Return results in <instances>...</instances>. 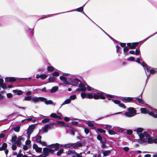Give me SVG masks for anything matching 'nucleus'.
I'll return each mask as SVG.
<instances>
[{"label": "nucleus", "mask_w": 157, "mask_h": 157, "mask_svg": "<svg viewBox=\"0 0 157 157\" xmlns=\"http://www.w3.org/2000/svg\"><path fill=\"white\" fill-rule=\"evenodd\" d=\"M128 112H125V115L128 117H132L136 114V111L133 107H129L127 109Z\"/></svg>", "instance_id": "4"}, {"label": "nucleus", "mask_w": 157, "mask_h": 157, "mask_svg": "<svg viewBox=\"0 0 157 157\" xmlns=\"http://www.w3.org/2000/svg\"><path fill=\"white\" fill-rule=\"evenodd\" d=\"M143 128H138L136 130L137 133L140 139L143 138V135L142 132L143 131Z\"/></svg>", "instance_id": "11"}, {"label": "nucleus", "mask_w": 157, "mask_h": 157, "mask_svg": "<svg viewBox=\"0 0 157 157\" xmlns=\"http://www.w3.org/2000/svg\"><path fill=\"white\" fill-rule=\"evenodd\" d=\"M84 132H85V133H86V134H87L89 133V132L90 131L87 128H85L84 129Z\"/></svg>", "instance_id": "49"}, {"label": "nucleus", "mask_w": 157, "mask_h": 157, "mask_svg": "<svg viewBox=\"0 0 157 157\" xmlns=\"http://www.w3.org/2000/svg\"><path fill=\"white\" fill-rule=\"evenodd\" d=\"M16 144H15L14 143V144H13L12 146V148L13 150H15L16 148Z\"/></svg>", "instance_id": "58"}, {"label": "nucleus", "mask_w": 157, "mask_h": 157, "mask_svg": "<svg viewBox=\"0 0 157 157\" xmlns=\"http://www.w3.org/2000/svg\"><path fill=\"white\" fill-rule=\"evenodd\" d=\"M20 128L19 126H17L13 128L14 131L16 132H18L20 130Z\"/></svg>", "instance_id": "45"}, {"label": "nucleus", "mask_w": 157, "mask_h": 157, "mask_svg": "<svg viewBox=\"0 0 157 157\" xmlns=\"http://www.w3.org/2000/svg\"><path fill=\"white\" fill-rule=\"evenodd\" d=\"M80 81L76 78H75L73 79L71 82V84L73 86H76L78 84Z\"/></svg>", "instance_id": "19"}, {"label": "nucleus", "mask_w": 157, "mask_h": 157, "mask_svg": "<svg viewBox=\"0 0 157 157\" xmlns=\"http://www.w3.org/2000/svg\"><path fill=\"white\" fill-rule=\"evenodd\" d=\"M41 136H40L37 135L34 137H33L32 140L34 141H36L37 143H39L43 146H47L46 144L44 142H42L41 141Z\"/></svg>", "instance_id": "7"}, {"label": "nucleus", "mask_w": 157, "mask_h": 157, "mask_svg": "<svg viewBox=\"0 0 157 157\" xmlns=\"http://www.w3.org/2000/svg\"><path fill=\"white\" fill-rule=\"evenodd\" d=\"M48 70L49 71H52L54 70V67H52L48 66Z\"/></svg>", "instance_id": "47"}, {"label": "nucleus", "mask_w": 157, "mask_h": 157, "mask_svg": "<svg viewBox=\"0 0 157 157\" xmlns=\"http://www.w3.org/2000/svg\"><path fill=\"white\" fill-rule=\"evenodd\" d=\"M63 149H60L57 153V155L58 156H59L61 154L63 153Z\"/></svg>", "instance_id": "42"}, {"label": "nucleus", "mask_w": 157, "mask_h": 157, "mask_svg": "<svg viewBox=\"0 0 157 157\" xmlns=\"http://www.w3.org/2000/svg\"><path fill=\"white\" fill-rule=\"evenodd\" d=\"M60 79L63 82V83H62V84H68L67 80V78H66L64 77L63 76H60ZM60 84L61 85V84L60 83Z\"/></svg>", "instance_id": "23"}, {"label": "nucleus", "mask_w": 157, "mask_h": 157, "mask_svg": "<svg viewBox=\"0 0 157 157\" xmlns=\"http://www.w3.org/2000/svg\"><path fill=\"white\" fill-rule=\"evenodd\" d=\"M123 149L125 151H128L129 150V148L127 147H125L123 148Z\"/></svg>", "instance_id": "62"}, {"label": "nucleus", "mask_w": 157, "mask_h": 157, "mask_svg": "<svg viewBox=\"0 0 157 157\" xmlns=\"http://www.w3.org/2000/svg\"><path fill=\"white\" fill-rule=\"evenodd\" d=\"M55 78L54 77H52L49 78L48 79L49 81V82H54L55 80Z\"/></svg>", "instance_id": "36"}, {"label": "nucleus", "mask_w": 157, "mask_h": 157, "mask_svg": "<svg viewBox=\"0 0 157 157\" xmlns=\"http://www.w3.org/2000/svg\"><path fill=\"white\" fill-rule=\"evenodd\" d=\"M82 145V144L81 143L77 142L76 143H74L73 147L74 148H76L79 147H81Z\"/></svg>", "instance_id": "26"}, {"label": "nucleus", "mask_w": 157, "mask_h": 157, "mask_svg": "<svg viewBox=\"0 0 157 157\" xmlns=\"http://www.w3.org/2000/svg\"><path fill=\"white\" fill-rule=\"evenodd\" d=\"M140 53V51L138 49H136V52L135 53V54L136 55H138Z\"/></svg>", "instance_id": "55"}, {"label": "nucleus", "mask_w": 157, "mask_h": 157, "mask_svg": "<svg viewBox=\"0 0 157 157\" xmlns=\"http://www.w3.org/2000/svg\"><path fill=\"white\" fill-rule=\"evenodd\" d=\"M47 155L45 154L41 155L39 156H37V157H46Z\"/></svg>", "instance_id": "63"}, {"label": "nucleus", "mask_w": 157, "mask_h": 157, "mask_svg": "<svg viewBox=\"0 0 157 157\" xmlns=\"http://www.w3.org/2000/svg\"><path fill=\"white\" fill-rule=\"evenodd\" d=\"M50 117H51L54 118H57L58 119H60L61 118V117L59 116H57L56 114L55 113H52L50 115Z\"/></svg>", "instance_id": "27"}, {"label": "nucleus", "mask_w": 157, "mask_h": 157, "mask_svg": "<svg viewBox=\"0 0 157 157\" xmlns=\"http://www.w3.org/2000/svg\"><path fill=\"white\" fill-rule=\"evenodd\" d=\"M16 80V78L14 77H7L5 78V81L6 82H13Z\"/></svg>", "instance_id": "21"}, {"label": "nucleus", "mask_w": 157, "mask_h": 157, "mask_svg": "<svg viewBox=\"0 0 157 157\" xmlns=\"http://www.w3.org/2000/svg\"><path fill=\"white\" fill-rule=\"evenodd\" d=\"M109 133L111 135H115L116 133L113 130H109L108 131Z\"/></svg>", "instance_id": "37"}, {"label": "nucleus", "mask_w": 157, "mask_h": 157, "mask_svg": "<svg viewBox=\"0 0 157 157\" xmlns=\"http://www.w3.org/2000/svg\"><path fill=\"white\" fill-rule=\"evenodd\" d=\"M79 88L77 89L76 90V91H81L85 92L86 90V88L88 91L92 90L93 89V88L88 85L87 86V87L86 88L85 85L81 83H80L79 84Z\"/></svg>", "instance_id": "5"}, {"label": "nucleus", "mask_w": 157, "mask_h": 157, "mask_svg": "<svg viewBox=\"0 0 157 157\" xmlns=\"http://www.w3.org/2000/svg\"><path fill=\"white\" fill-rule=\"evenodd\" d=\"M52 75L53 76H58L59 75V73L58 72H53Z\"/></svg>", "instance_id": "50"}, {"label": "nucleus", "mask_w": 157, "mask_h": 157, "mask_svg": "<svg viewBox=\"0 0 157 157\" xmlns=\"http://www.w3.org/2000/svg\"><path fill=\"white\" fill-rule=\"evenodd\" d=\"M6 95H7V98H11L13 96L12 94L11 93H10L7 94H6Z\"/></svg>", "instance_id": "53"}, {"label": "nucleus", "mask_w": 157, "mask_h": 157, "mask_svg": "<svg viewBox=\"0 0 157 157\" xmlns=\"http://www.w3.org/2000/svg\"><path fill=\"white\" fill-rule=\"evenodd\" d=\"M129 50V48L127 47H125L124 48V52H125L126 51H127Z\"/></svg>", "instance_id": "57"}, {"label": "nucleus", "mask_w": 157, "mask_h": 157, "mask_svg": "<svg viewBox=\"0 0 157 157\" xmlns=\"http://www.w3.org/2000/svg\"><path fill=\"white\" fill-rule=\"evenodd\" d=\"M111 152L110 150H106L102 152L103 156H107L110 154Z\"/></svg>", "instance_id": "28"}, {"label": "nucleus", "mask_w": 157, "mask_h": 157, "mask_svg": "<svg viewBox=\"0 0 157 157\" xmlns=\"http://www.w3.org/2000/svg\"><path fill=\"white\" fill-rule=\"evenodd\" d=\"M81 96L82 98H86L87 94L85 93H82L81 94Z\"/></svg>", "instance_id": "41"}, {"label": "nucleus", "mask_w": 157, "mask_h": 157, "mask_svg": "<svg viewBox=\"0 0 157 157\" xmlns=\"http://www.w3.org/2000/svg\"><path fill=\"white\" fill-rule=\"evenodd\" d=\"M106 141L105 138H103V141H101V143L102 144L101 147L102 148H105L106 147V146L105 144Z\"/></svg>", "instance_id": "29"}, {"label": "nucleus", "mask_w": 157, "mask_h": 157, "mask_svg": "<svg viewBox=\"0 0 157 157\" xmlns=\"http://www.w3.org/2000/svg\"><path fill=\"white\" fill-rule=\"evenodd\" d=\"M56 124H59V126H63L64 127H70L69 126L67 125V124L64 122L62 121H58L55 123Z\"/></svg>", "instance_id": "20"}, {"label": "nucleus", "mask_w": 157, "mask_h": 157, "mask_svg": "<svg viewBox=\"0 0 157 157\" xmlns=\"http://www.w3.org/2000/svg\"><path fill=\"white\" fill-rule=\"evenodd\" d=\"M43 97H35L32 98V101L34 103H37L39 101H42Z\"/></svg>", "instance_id": "14"}, {"label": "nucleus", "mask_w": 157, "mask_h": 157, "mask_svg": "<svg viewBox=\"0 0 157 157\" xmlns=\"http://www.w3.org/2000/svg\"><path fill=\"white\" fill-rule=\"evenodd\" d=\"M97 130L100 133H105L106 132V131L100 128H97Z\"/></svg>", "instance_id": "35"}, {"label": "nucleus", "mask_w": 157, "mask_h": 157, "mask_svg": "<svg viewBox=\"0 0 157 157\" xmlns=\"http://www.w3.org/2000/svg\"><path fill=\"white\" fill-rule=\"evenodd\" d=\"M85 6V5H83L82 6L80 7L79 8L76 9L75 10H83V7Z\"/></svg>", "instance_id": "56"}, {"label": "nucleus", "mask_w": 157, "mask_h": 157, "mask_svg": "<svg viewBox=\"0 0 157 157\" xmlns=\"http://www.w3.org/2000/svg\"><path fill=\"white\" fill-rule=\"evenodd\" d=\"M122 100L124 102L136 101H137L139 103L142 104L144 103V101L140 98L132 97H124L122 98Z\"/></svg>", "instance_id": "3"}, {"label": "nucleus", "mask_w": 157, "mask_h": 157, "mask_svg": "<svg viewBox=\"0 0 157 157\" xmlns=\"http://www.w3.org/2000/svg\"><path fill=\"white\" fill-rule=\"evenodd\" d=\"M22 140V138L21 137L19 138L17 141L14 142L15 144H16L17 145H20L21 144V141Z\"/></svg>", "instance_id": "32"}, {"label": "nucleus", "mask_w": 157, "mask_h": 157, "mask_svg": "<svg viewBox=\"0 0 157 157\" xmlns=\"http://www.w3.org/2000/svg\"><path fill=\"white\" fill-rule=\"evenodd\" d=\"M105 127L104 128L105 129H109L112 128V126L109 125H105Z\"/></svg>", "instance_id": "39"}, {"label": "nucleus", "mask_w": 157, "mask_h": 157, "mask_svg": "<svg viewBox=\"0 0 157 157\" xmlns=\"http://www.w3.org/2000/svg\"><path fill=\"white\" fill-rule=\"evenodd\" d=\"M58 89V87L57 86H55L49 90L48 92L51 93H53L56 92Z\"/></svg>", "instance_id": "25"}, {"label": "nucleus", "mask_w": 157, "mask_h": 157, "mask_svg": "<svg viewBox=\"0 0 157 157\" xmlns=\"http://www.w3.org/2000/svg\"><path fill=\"white\" fill-rule=\"evenodd\" d=\"M113 101L115 104H119V105L120 107L125 108L126 106L123 103H121V101L118 100L112 99Z\"/></svg>", "instance_id": "12"}, {"label": "nucleus", "mask_w": 157, "mask_h": 157, "mask_svg": "<svg viewBox=\"0 0 157 157\" xmlns=\"http://www.w3.org/2000/svg\"><path fill=\"white\" fill-rule=\"evenodd\" d=\"M32 98L31 96H28L25 97L24 100L25 101H29L30 100H32Z\"/></svg>", "instance_id": "34"}, {"label": "nucleus", "mask_w": 157, "mask_h": 157, "mask_svg": "<svg viewBox=\"0 0 157 157\" xmlns=\"http://www.w3.org/2000/svg\"><path fill=\"white\" fill-rule=\"evenodd\" d=\"M47 76L46 75L42 74L41 75V78L42 79H44L47 78Z\"/></svg>", "instance_id": "44"}, {"label": "nucleus", "mask_w": 157, "mask_h": 157, "mask_svg": "<svg viewBox=\"0 0 157 157\" xmlns=\"http://www.w3.org/2000/svg\"><path fill=\"white\" fill-rule=\"evenodd\" d=\"M86 98L91 99L93 98V94H87Z\"/></svg>", "instance_id": "38"}, {"label": "nucleus", "mask_w": 157, "mask_h": 157, "mask_svg": "<svg viewBox=\"0 0 157 157\" xmlns=\"http://www.w3.org/2000/svg\"><path fill=\"white\" fill-rule=\"evenodd\" d=\"M74 145V143H69L68 144H65L64 145V146L65 147H73Z\"/></svg>", "instance_id": "33"}, {"label": "nucleus", "mask_w": 157, "mask_h": 157, "mask_svg": "<svg viewBox=\"0 0 157 157\" xmlns=\"http://www.w3.org/2000/svg\"><path fill=\"white\" fill-rule=\"evenodd\" d=\"M34 128V126H30L29 128L27 131V135L29 138L30 137V135L33 132Z\"/></svg>", "instance_id": "13"}, {"label": "nucleus", "mask_w": 157, "mask_h": 157, "mask_svg": "<svg viewBox=\"0 0 157 157\" xmlns=\"http://www.w3.org/2000/svg\"><path fill=\"white\" fill-rule=\"evenodd\" d=\"M3 84V80L2 78H0V87Z\"/></svg>", "instance_id": "61"}, {"label": "nucleus", "mask_w": 157, "mask_h": 157, "mask_svg": "<svg viewBox=\"0 0 157 157\" xmlns=\"http://www.w3.org/2000/svg\"><path fill=\"white\" fill-rule=\"evenodd\" d=\"M76 98V95L75 94L72 95L70 96L69 98L65 100L62 104V105H64L66 104H68L71 103V100H73L75 99Z\"/></svg>", "instance_id": "8"}, {"label": "nucleus", "mask_w": 157, "mask_h": 157, "mask_svg": "<svg viewBox=\"0 0 157 157\" xmlns=\"http://www.w3.org/2000/svg\"><path fill=\"white\" fill-rule=\"evenodd\" d=\"M1 86L2 87L3 89H6L7 86L6 85L4 84H3Z\"/></svg>", "instance_id": "59"}, {"label": "nucleus", "mask_w": 157, "mask_h": 157, "mask_svg": "<svg viewBox=\"0 0 157 157\" xmlns=\"http://www.w3.org/2000/svg\"><path fill=\"white\" fill-rule=\"evenodd\" d=\"M87 124L89 127H91V128L95 129L96 128L94 124L90 121H89Z\"/></svg>", "instance_id": "31"}, {"label": "nucleus", "mask_w": 157, "mask_h": 157, "mask_svg": "<svg viewBox=\"0 0 157 157\" xmlns=\"http://www.w3.org/2000/svg\"><path fill=\"white\" fill-rule=\"evenodd\" d=\"M32 94V92L30 91H28L26 92V94L27 95H30Z\"/></svg>", "instance_id": "64"}, {"label": "nucleus", "mask_w": 157, "mask_h": 157, "mask_svg": "<svg viewBox=\"0 0 157 157\" xmlns=\"http://www.w3.org/2000/svg\"><path fill=\"white\" fill-rule=\"evenodd\" d=\"M132 131L130 130H127V133L128 135H131L132 134Z\"/></svg>", "instance_id": "52"}, {"label": "nucleus", "mask_w": 157, "mask_h": 157, "mask_svg": "<svg viewBox=\"0 0 157 157\" xmlns=\"http://www.w3.org/2000/svg\"><path fill=\"white\" fill-rule=\"evenodd\" d=\"M138 44V42L131 43H128L127 44V46L129 47L131 49H134L136 47Z\"/></svg>", "instance_id": "15"}, {"label": "nucleus", "mask_w": 157, "mask_h": 157, "mask_svg": "<svg viewBox=\"0 0 157 157\" xmlns=\"http://www.w3.org/2000/svg\"><path fill=\"white\" fill-rule=\"evenodd\" d=\"M43 153L47 156L48 155L49 153L54 152V150L50 148V147H45L43 149Z\"/></svg>", "instance_id": "9"}, {"label": "nucleus", "mask_w": 157, "mask_h": 157, "mask_svg": "<svg viewBox=\"0 0 157 157\" xmlns=\"http://www.w3.org/2000/svg\"><path fill=\"white\" fill-rule=\"evenodd\" d=\"M143 135V138L144 137H145L147 138L140 139L139 140V142L140 143L144 144L147 143L148 144H151L154 143L156 144L157 143V138H150V135L147 132H144Z\"/></svg>", "instance_id": "1"}, {"label": "nucleus", "mask_w": 157, "mask_h": 157, "mask_svg": "<svg viewBox=\"0 0 157 157\" xmlns=\"http://www.w3.org/2000/svg\"><path fill=\"white\" fill-rule=\"evenodd\" d=\"M33 148L37 152H40L42 150V148L39 147L37 144H33Z\"/></svg>", "instance_id": "16"}, {"label": "nucleus", "mask_w": 157, "mask_h": 157, "mask_svg": "<svg viewBox=\"0 0 157 157\" xmlns=\"http://www.w3.org/2000/svg\"><path fill=\"white\" fill-rule=\"evenodd\" d=\"M49 121V119L48 118H46L42 120V122L43 123H45L48 122Z\"/></svg>", "instance_id": "46"}, {"label": "nucleus", "mask_w": 157, "mask_h": 157, "mask_svg": "<svg viewBox=\"0 0 157 157\" xmlns=\"http://www.w3.org/2000/svg\"><path fill=\"white\" fill-rule=\"evenodd\" d=\"M82 153H80V154L77 153L76 152L75 154L76 155V157H82L81 155Z\"/></svg>", "instance_id": "48"}, {"label": "nucleus", "mask_w": 157, "mask_h": 157, "mask_svg": "<svg viewBox=\"0 0 157 157\" xmlns=\"http://www.w3.org/2000/svg\"><path fill=\"white\" fill-rule=\"evenodd\" d=\"M13 92L15 94H17L18 95H21L23 93V92L20 90H13Z\"/></svg>", "instance_id": "24"}, {"label": "nucleus", "mask_w": 157, "mask_h": 157, "mask_svg": "<svg viewBox=\"0 0 157 157\" xmlns=\"http://www.w3.org/2000/svg\"><path fill=\"white\" fill-rule=\"evenodd\" d=\"M59 144L58 143L53 144L48 146V147L54 150V152L56 150H57L59 148Z\"/></svg>", "instance_id": "10"}, {"label": "nucleus", "mask_w": 157, "mask_h": 157, "mask_svg": "<svg viewBox=\"0 0 157 157\" xmlns=\"http://www.w3.org/2000/svg\"><path fill=\"white\" fill-rule=\"evenodd\" d=\"M2 146L5 150L7 147V144L6 143H4L2 144Z\"/></svg>", "instance_id": "54"}, {"label": "nucleus", "mask_w": 157, "mask_h": 157, "mask_svg": "<svg viewBox=\"0 0 157 157\" xmlns=\"http://www.w3.org/2000/svg\"><path fill=\"white\" fill-rule=\"evenodd\" d=\"M140 110L142 113H148L154 117L157 118V110L151 108L148 109L142 108H140Z\"/></svg>", "instance_id": "2"}, {"label": "nucleus", "mask_w": 157, "mask_h": 157, "mask_svg": "<svg viewBox=\"0 0 157 157\" xmlns=\"http://www.w3.org/2000/svg\"><path fill=\"white\" fill-rule=\"evenodd\" d=\"M144 69L145 70H146L147 71H149L151 74H154L156 72L155 71L154 69H151L149 67H146L144 68Z\"/></svg>", "instance_id": "22"}, {"label": "nucleus", "mask_w": 157, "mask_h": 157, "mask_svg": "<svg viewBox=\"0 0 157 157\" xmlns=\"http://www.w3.org/2000/svg\"><path fill=\"white\" fill-rule=\"evenodd\" d=\"M135 59V58L133 57H130L127 59V60L130 61H134Z\"/></svg>", "instance_id": "51"}, {"label": "nucleus", "mask_w": 157, "mask_h": 157, "mask_svg": "<svg viewBox=\"0 0 157 157\" xmlns=\"http://www.w3.org/2000/svg\"><path fill=\"white\" fill-rule=\"evenodd\" d=\"M17 139V136H13L12 137L11 141L13 142H15L16 141Z\"/></svg>", "instance_id": "43"}, {"label": "nucleus", "mask_w": 157, "mask_h": 157, "mask_svg": "<svg viewBox=\"0 0 157 157\" xmlns=\"http://www.w3.org/2000/svg\"><path fill=\"white\" fill-rule=\"evenodd\" d=\"M43 98V99L42 101L44 102L46 104H52L54 105H55V104H53V102L51 100H47V99L44 98Z\"/></svg>", "instance_id": "17"}, {"label": "nucleus", "mask_w": 157, "mask_h": 157, "mask_svg": "<svg viewBox=\"0 0 157 157\" xmlns=\"http://www.w3.org/2000/svg\"><path fill=\"white\" fill-rule=\"evenodd\" d=\"M31 143V141L29 140H27L25 144L26 145H29V144Z\"/></svg>", "instance_id": "60"}, {"label": "nucleus", "mask_w": 157, "mask_h": 157, "mask_svg": "<svg viewBox=\"0 0 157 157\" xmlns=\"http://www.w3.org/2000/svg\"><path fill=\"white\" fill-rule=\"evenodd\" d=\"M76 152L73 150H69L67 152V154L69 155L75 154Z\"/></svg>", "instance_id": "30"}, {"label": "nucleus", "mask_w": 157, "mask_h": 157, "mask_svg": "<svg viewBox=\"0 0 157 157\" xmlns=\"http://www.w3.org/2000/svg\"><path fill=\"white\" fill-rule=\"evenodd\" d=\"M97 139L98 140L100 141V142H101V141H103V138L100 135H98L97 136Z\"/></svg>", "instance_id": "40"}, {"label": "nucleus", "mask_w": 157, "mask_h": 157, "mask_svg": "<svg viewBox=\"0 0 157 157\" xmlns=\"http://www.w3.org/2000/svg\"><path fill=\"white\" fill-rule=\"evenodd\" d=\"M104 93L100 91H97L96 93H93V98L94 99H97L99 98L101 99H104L105 97L103 95Z\"/></svg>", "instance_id": "6"}, {"label": "nucleus", "mask_w": 157, "mask_h": 157, "mask_svg": "<svg viewBox=\"0 0 157 157\" xmlns=\"http://www.w3.org/2000/svg\"><path fill=\"white\" fill-rule=\"evenodd\" d=\"M50 128V126L49 124H47L42 128V132L43 133L46 132H48V129Z\"/></svg>", "instance_id": "18"}]
</instances>
